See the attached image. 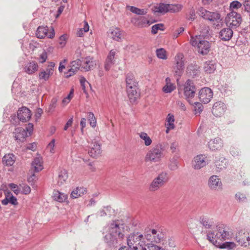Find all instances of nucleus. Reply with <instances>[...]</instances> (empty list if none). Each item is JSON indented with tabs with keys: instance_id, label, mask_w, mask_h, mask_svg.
Returning a JSON list of instances; mask_svg holds the SVG:
<instances>
[{
	"instance_id": "09e8293b",
	"label": "nucleus",
	"mask_w": 250,
	"mask_h": 250,
	"mask_svg": "<svg viewBox=\"0 0 250 250\" xmlns=\"http://www.w3.org/2000/svg\"><path fill=\"white\" fill-rule=\"evenodd\" d=\"M168 168L171 170H175L178 169V162L176 159L174 157L172 158L169 162L168 164Z\"/></svg>"
},
{
	"instance_id": "7c9ffc66",
	"label": "nucleus",
	"mask_w": 250,
	"mask_h": 250,
	"mask_svg": "<svg viewBox=\"0 0 250 250\" xmlns=\"http://www.w3.org/2000/svg\"><path fill=\"white\" fill-rule=\"evenodd\" d=\"M86 188L83 187H78L71 192V197L73 199L78 198L79 197L83 196L86 193Z\"/></svg>"
},
{
	"instance_id": "ddd939ff",
	"label": "nucleus",
	"mask_w": 250,
	"mask_h": 250,
	"mask_svg": "<svg viewBox=\"0 0 250 250\" xmlns=\"http://www.w3.org/2000/svg\"><path fill=\"white\" fill-rule=\"evenodd\" d=\"M213 91L208 87L202 88L199 92L200 101L204 104L208 103L213 98Z\"/></svg>"
},
{
	"instance_id": "f704fd0d",
	"label": "nucleus",
	"mask_w": 250,
	"mask_h": 250,
	"mask_svg": "<svg viewBox=\"0 0 250 250\" xmlns=\"http://www.w3.org/2000/svg\"><path fill=\"white\" fill-rule=\"evenodd\" d=\"M68 178V174L66 170H62L59 173L58 178V184L61 186L64 184Z\"/></svg>"
},
{
	"instance_id": "e433bc0d",
	"label": "nucleus",
	"mask_w": 250,
	"mask_h": 250,
	"mask_svg": "<svg viewBox=\"0 0 250 250\" xmlns=\"http://www.w3.org/2000/svg\"><path fill=\"white\" fill-rule=\"evenodd\" d=\"M199 221L206 229H210L213 226V222L207 216L200 217Z\"/></svg>"
},
{
	"instance_id": "2f4dec72",
	"label": "nucleus",
	"mask_w": 250,
	"mask_h": 250,
	"mask_svg": "<svg viewBox=\"0 0 250 250\" xmlns=\"http://www.w3.org/2000/svg\"><path fill=\"white\" fill-rule=\"evenodd\" d=\"M16 160V158L13 154L5 155L2 159L3 164L6 166H12Z\"/></svg>"
},
{
	"instance_id": "c03bdc74",
	"label": "nucleus",
	"mask_w": 250,
	"mask_h": 250,
	"mask_svg": "<svg viewBox=\"0 0 250 250\" xmlns=\"http://www.w3.org/2000/svg\"><path fill=\"white\" fill-rule=\"evenodd\" d=\"M215 166L216 167L217 171H220L226 168L227 167L226 160L224 159L221 161H217L215 162Z\"/></svg>"
},
{
	"instance_id": "bf43d9fd",
	"label": "nucleus",
	"mask_w": 250,
	"mask_h": 250,
	"mask_svg": "<svg viewBox=\"0 0 250 250\" xmlns=\"http://www.w3.org/2000/svg\"><path fill=\"white\" fill-rule=\"evenodd\" d=\"M57 99L56 98H53L51 102V104L49 106L48 109V112H52L54 110L57 104Z\"/></svg>"
},
{
	"instance_id": "72a5a7b5",
	"label": "nucleus",
	"mask_w": 250,
	"mask_h": 250,
	"mask_svg": "<svg viewBox=\"0 0 250 250\" xmlns=\"http://www.w3.org/2000/svg\"><path fill=\"white\" fill-rule=\"evenodd\" d=\"M205 71L208 74L213 73L216 69V65L213 61H207L204 64Z\"/></svg>"
},
{
	"instance_id": "5701e85b",
	"label": "nucleus",
	"mask_w": 250,
	"mask_h": 250,
	"mask_svg": "<svg viewBox=\"0 0 250 250\" xmlns=\"http://www.w3.org/2000/svg\"><path fill=\"white\" fill-rule=\"evenodd\" d=\"M217 229L218 234V239L225 240L229 239V232L228 231V229L223 224L218 225L217 226Z\"/></svg>"
},
{
	"instance_id": "473e14b6",
	"label": "nucleus",
	"mask_w": 250,
	"mask_h": 250,
	"mask_svg": "<svg viewBox=\"0 0 250 250\" xmlns=\"http://www.w3.org/2000/svg\"><path fill=\"white\" fill-rule=\"evenodd\" d=\"M32 167L36 172L42 170L43 169L42 159L39 157L35 158L32 163Z\"/></svg>"
},
{
	"instance_id": "6e6d98bb",
	"label": "nucleus",
	"mask_w": 250,
	"mask_h": 250,
	"mask_svg": "<svg viewBox=\"0 0 250 250\" xmlns=\"http://www.w3.org/2000/svg\"><path fill=\"white\" fill-rule=\"evenodd\" d=\"M87 118L90 125H95L96 123V119L93 113L88 112L87 113Z\"/></svg>"
},
{
	"instance_id": "4be33fe9",
	"label": "nucleus",
	"mask_w": 250,
	"mask_h": 250,
	"mask_svg": "<svg viewBox=\"0 0 250 250\" xmlns=\"http://www.w3.org/2000/svg\"><path fill=\"white\" fill-rule=\"evenodd\" d=\"M208 146L209 148L212 151L218 150L223 147V143L221 139L216 138L208 142Z\"/></svg>"
},
{
	"instance_id": "f03ea898",
	"label": "nucleus",
	"mask_w": 250,
	"mask_h": 250,
	"mask_svg": "<svg viewBox=\"0 0 250 250\" xmlns=\"http://www.w3.org/2000/svg\"><path fill=\"white\" fill-rule=\"evenodd\" d=\"M169 179V175L167 171L161 172L150 183L149 187V190L151 191L158 190L168 182Z\"/></svg>"
},
{
	"instance_id": "6e6552de",
	"label": "nucleus",
	"mask_w": 250,
	"mask_h": 250,
	"mask_svg": "<svg viewBox=\"0 0 250 250\" xmlns=\"http://www.w3.org/2000/svg\"><path fill=\"white\" fill-rule=\"evenodd\" d=\"M226 23L231 28L239 26L242 22V17L240 14L232 11L227 15L226 18Z\"/></svg>"
},
{
	"instance_id": "412c9836",
	"label": "nucleus",
	"mask_w": 250,
	"mask_h": 250,
	"mask_svg": "<svg viewBox=\"0 0 250 250\" xmlns=\"http://www.w3.org/2000/svg\"><path fill=\"white\" fill-rule=\"evenodd\" d=\"M125 83L126 89L133 88H137L138 86V82L132 73L129 72L126 75Z\"/></svg>"
},
{
	"instance_id": "69168bd1",
	"label": "nucleus",
	"mask_w": 250,
	"mask_h": 250,
	"mask_svg": "<svg viewBox=\"0 0 250 250\" xmlns=\"http://www.w3.org/2000/svg\"><path fill=\"white\" fill-rule=\"evenodd\" d=\"M20 187H21L22 188V193L24 194H28L31 192L30 187L27 185H23L21 186L20 185Z\"/></svg>"
},
{
	"instance_id": "338daca9",
	"label": "nucleus",
	"mask_w": 250,
	"mask_h": 250,
	"mask_svg": "<svg viewBox=\"0 0 250 250\" xmlns=\"http://www.w3.org/2000/svg\"><path fill=\"white\" fill-rule=\"evenodd\" d=\"M187 18L188 20L193 21L195 18V13L194 9H191L189 10L188 14L187 15Z\"/></svg>"
},
{
	"instance_id": "4c0bfd02",
	"label": "nucleus",
	"mask_w": 250,
	"mask_h": 250,
	"mask_svg": "<svg viewBox=\"0 0 250 250\" xmlns=\"http://www.w3.org/2000/svg\"><path fill=\"white\" fill-rule=\"evenodd\" d=\"M170 81L171 80L169 78L167 77L166 79V84L164 86L163 90L166 93L171 92L175 88V86Z\"/></svg>"
},
{
	"instance_id": "a878e982",
	"label": "nucleus",
	"mask_w": 250,
	"mask_h": 250,
	"mask_svg": "<svg viewBox=\"0 0 250 250\" xmlns=\"http://www.w3.org/2000/svg\"><path fill=\"white\" fill-rule=\"evenodd\" d=\"M9 203L13 205H17L18 204L17 198L13 195L11 192L7 191L5 193V198L2 200L1 203L3 205H6Z\"/></svg>"
},
{
	"instance_id": "603ef678",
	"label": "nucleus",
	"mask_w": 250,
	"mask_h": 250,
	"mask_svg": "<svg viewBox=\"0 0 250 250\" xmlns=\"http://www.w3.org/2000/svg\"><path fill=\"white\" fill-rule=\"evenodd\" d=\"M156 55L158 58L161 59L166 60L167 58L166 51L163 48L157 49L156 50Z\"/></svg>"
},
{
	"instance_id": "a211bd4d",
	"label": "nucleus",
	"mask_w": 250,
	"mask_h": 250,
	"mask_svg": "<svg viewBox=\"0 0 250 250\" xmlns=\"http://www.w3.org/2000/svg\"><path fill=\"white\" fill-rule=\"evenodd\" d=\"M236 240L241 246L250 248V236H247L243 230L236 234Z\"/></svg>"
},
{
	"instance_id": "5fc2aeb1",
	"label": "nucleus",
	"mask_w": 250,
	"mask_h": 250,
	"mask_svg": "<svg viewBox=\"0 0 250 250\" xmlns=\"http://www.w3.org/2000/svg\"><path fill=\"white\" fill-rule=\"evenodd\" d=\"M195 114L199 115L203 111V106L200 103L195 102L194 105Z\"/></svg>"
},
{
	"instance_id": "f8f14e48",
	"label": "nucleus",
	"mask_w": 250,
	"mask_h": 250,
	"mask_svg": "<svg viewBox=\"0 0 250 250\" xmlns=\"http://www.w3.org/2000/svg\"><path fill=\"white\" fill-rule=\"evenodd\" d=\"M208 164L207 157L204 155L200 154L194 157L192 161V167L195 169H200L206 167Z\"/></svg>"
},
{
	"instance_id": "2eb2a0df",
	"label": "nucleus",
	"mask_w": 250,
	"mask_h": 250,
	"mask_svg": "<svg viewBox=\"0 0 250 250\" xmlns=\"http://www.w3.org/2000/svg\"><path fill=\"white\" fill-rule=\"evenodd\" d=\"M226 110L227 106L225 104L221 101H218L213 104L211 112L214 116L220 117L224 115Z\"/></svg>"
},
{
	"instance_id": "a19ab883",
	"label": "nucleus",
	"mask_w": 250,
	"mask_h": 250,
	"mask_svg": "<svg viewBox=\"0 0 250 250\" xmlns=\"http://www.w3.org/2000/svg\"><path fill=\"white\" fill-rule=\"evenodd\" d=\"M182 8L181 4H167V12L176 13L180 11Z\"/></svg>"
},
{
	"instance_id": "6ab92c4d",
	"label": "nucleus",
	"mask_w": 250,
	"mask_h": 250,
	"mask_svg": "<svg viewBox=\"0 0 250 250\" xmlns=\"http://www.w3.org/2000/svg\"><path fill=\"white\" fill-rule=\"evenodd\" d=\"M117 51L115 49L110 50L104 62V69L106 71L109 70L111 66L115 63L116 55Z\"/></svg>"
},
{
	"instance_id": "de8ad7c7",
	"label": "nucleus",
	"mask_w": 250,
	"mask_h": 250,
	"mask_svg": "<svg viewBox=\"0 0 250 250\" xmlns=\"http://www.w3.org/2000/svg\"><path fill=\"white\" fill-rule=\"evenodd\" d=\"M85 65H84L83 67L85 70V71H88L90 70L94 67L95 63L94 62L92 61L91 59H87V60L84 62Z\"/></svg>"
},
{
	"instance_id": "9b49d317",
	"label": "nucleus",
	"mask_w": 250,
	"mask_h": 250,
	"mask_svg": "<svg viewBox=\"0 0 250 250\" xmlns=\"http://www.w3.org/2000/svg\"><path fill=\"white\" fill-rule=\"evenodd\" d=\"M36 35L40 39H42L45 37L52 39L54 37L55 31L52 26L50 27L39 26L36 31Z\"/></svg>"
},
{
	"instance_id": "423d86ee",
	"label": "nucleus",
	"mask_w": 250,
	"mask_h": 250,
	"mask_svg": "<svg viewBox=\"0 0 250 250\" xmlns=\"http://www.w3.org/2000/svg\"><path fill=\"white\" fill-rule=\"evenodd\" d=\"M33 130V126H28L25 128L21 126L17 127L14 132L15 140L23 142L26 137L31 135Z\"/></svg>"
},
{
	"instance_id": "f3484780",
	"label": "nucleus",
	"mask_w": 250,
	"mask_h": 250,
	"mask_svg": "<svg viewBox=\"0 0 250 250\" xmlns=\"http://www.w3.org/2000/svg\"><path fill=\"white\" fill-rule=\"evenodd\" d=\"M196 88L192 81L188 80L185 84L184 93L187 100L193 98L194 96Z\"/></svg>"
},
{
	"instance_id": "7ed1b4c3",
	"label": "nucleus",
	"mask_w": 250,
	"mask_h": 250,
	"mask_svg": "<svg viewBox=\"0 0 250 250\" xmlns=\"http://www.w3.org/2000/svg\"><path fill=\"white\" fill-rule=\"evenodd\" d=\"M145 236L147 240L158 243L163 241L165 234L163 232L160 228H155V229L146 230Z\"/></svg>"
},
{
	"instance_id": "20e7f679",
	"label": "nucleus",
	"mask_w": 250,
	"mask_h": 250,
	"mask_svg": "<svg viewBox=\"0 0 250 250\" xmlns=\"http://www.w3.org/2000/svg\"><path fill=\"white\" fill-rule=\"evenodd\" d=\"M163 151L162 145L158 144L156 145L147 153L145 157V161L153 162L160 161L163 156Z\"/></svg>"
},
{
	"instance_id": "aec40b11",
	"label": "nucleus",
	"mask_w": 250,
	"mask_h": 250,
	"mask_svg": "<svg viewBox=\"0 0 250 250\" xmlns=\"http://www.w3.org/2000/svg\"><path fill=\"white\" fill-rule=\"evenodd\" d=\"M210 43L209 42L206 40H202L199 42L197 44V51L199 53L202 55H205L208 54L210 51Z\"/></svg>"
},
{
	"instance_id": "774afa93",
	"label": "nucleus",
	"mask_w": 250,
	"mask_h": 250,
	"mask_svg": "<svg viewBox=\"0 0 250 250\" xmlns=\"http://www.w3.org/2000/svg\"><path fill=\"white\" fill-rule=\"evenodd\" d=\"M243 6L246 11L250 13V0H245Z\"/></svg>"
},
{
	"instance_id": "4468645a",
	"label": "nucleus",
	"mask_w": 250,
	"mask_h": 250,
	"mask_svg": "<svg viewBox=\"0 0 250 250\" xmlns=\"http://www.w3.org/2000/svg\"><path fill=\"white\" fill-rule=\"evenodd\" d=\"M208 185L209 189L213 191H218L222 188L221 179L216 175H212L209 178Z\"/></svg>"
},
{
	"instance_id": "f257e3e1",
	"label": "nucleus",
	"mask_w": 250,
	"mask_h": 250,
	"mask_svg": "<svg viewBox=\"0 0 250 250\" xmlns=\"http://www.w3.org/2000/svg\"><path fill=\"white\" fill-rule=\"evenodd\" d=\"M128 248L132 250H146L148 244H146L144 236L140 232L132 233L127 238Z\"/></svg>"
},
{
	"instance_id": "c756f323",
	"label": "nucleus",
	"mask_w": 250,
	"mask_h": 250,
	"mask_svg": "<svg viewBox=\"0 0 250 250\" xmlns=\"http://www.w3.org/2000/svg\"><path fill=\"white\" fill-rule=\"evenodd\" d=\"M54 70L51 68H47L45 70H42L39 75V79L47 81L49 77L53 74Z\"/></svg>"
},
{
	"instance_id": "79ce46f5",
	"label": "nucleus",
	"mask_w": 250,
	"mask_h": 250,
	"mask_svg": "<svg viewBox=\"0 0 250 250\" xmlns=\"http://www.w3.org/2000/svg\"><path fill=\"white\" fill-rule=\"evenodd\" d=\"M188 72L193 77L195 76L198 73V66L197 65L190 64L187 68Z\"/></svg>"
},
{
	"instance_id": "dca6fc26",
	"label": "nucleus",
	"mask_w": 250,
	"mask_h": 250,
	"mask_svg": "<svg viewBox=\"0 0 250 250\" xmlns=\"http://www.w3.org/2000/svg\"><path fill=\"white\" fill-rule=\"evenodd\" d=\"M32 116L30 110L25 106L20 108L17 112L18 119L22 123L28 122Z\"/></svg>"
},
{
	"instance_id": "4d7b16f0",
	"label": "nucleus",
	"mask_w": 250,
	"mask_h": 250,
	"mask_svg": "<svg viewBox=\"0 0 250 250\" xmlns=\"http://www.w3.org/2000/svg\"><path fill=\"white\" fill-rule=\"evenodd\" d=\"M235 197L236 199L239 202H243L246 201L247 200L246 196L244 194L240 192L237 193L235 194Z\"/></svg>"
},
{
	"instance_id": "0eeeda50",
	"label": "nucleus",
	"mask_w": 250,
	"mask_h": 250,
	"mask_svg": "<svg viewBox=\"0 0 250 250\" xmlns=\"http://www.w3.org/2000/svg\"><path fill=\"white\" fill-rule=\"evenodd\" d=\"M108 231L115 236H118L120 241L122 240L125 237L123 225L119 224L116 221H113L108 225Z\"/></svg>"
},
{
	"instance_id": "e2e57ef3",
	"label": "nucleus",
	"mask_w": 250,
	"mask_h": 250,
	"mask_svg": "<svg viewBox=\"0 0 250 250\" xmlns=\"http://www.w3.org/2000/svg\"><path fill=\"white\" fill-rule=\"evenodd\" d=\"M55 140L52 139L51 142L48 144L47 146V149L49 151V152L51 153H54V146H55Z\"/></svg>"
},
{
	"instance_id": "13d9d810",
	"label": "nucleus",
	"mask_w": 250,
	"mask_h": 250,
	"mask_svg": "<svg viewBox=\"0 0 250 250\" xmlns=\"http://www.w3.org/2000/svg\"><path fill=\"white\" fill-rule=\"evenodd\" d=\"M8 187L12 190L15 194L18 195L20 192V188L18 187V185L14 183H10L8 184Z\"/></svg>"
},
{
	"instance_id": "c9c22d12",
	"label": "nucleus",
	"mask_w": 250,
	"mask_h": 250,
	"mask_svg": "<svg viewBox=\"0 0 250 250\" xmlns=\"http://www.w3.org/2000/svg\"><path fill=\"white\" fill-rule=\"evenodd\" d=\"M111 30L112 38L116 41H121L123 37L122 31H121L120 29L118 28L112 29Z\"/></svg>"
},
{
	"instance_id": "ea45409f",
	"label": "nucleus",
	"mask_w": 250,
	"mask_h": 250,
	"mask_svg": "<svg viewBox=\"0 0 250 250\" xmlns=\"http://www.w3.org/2000/svg\"><path fill=\"white\" fill-rule=\"evenodd\" d=\"M154 13L164 14L167 12V4L160 3L159 5L154 7Z\"/></svg>"
},
{
	"instance_id": "49530a36",
	"label": "nucleus",
	"mask_w": 250,
	"mask_h": 250,
	"mask_svg": "<svg viewBox=\"0 0 250 250\" xmlns=\"http://www.w3.org/2000/svg\"><path fill=\"white\" fill-rule=\"evenodd\" d=\"M127 7L129 8V10L137 15H144L146 14V11L143 9H139L134 6H128Z\"/></svg>"
},
{
	"instance_id": "37998d69",
	"label": "nucleus",
	"mask_w": 250,
	"mask_h": 250,
	"mask_svg": "<svg viewBox=\"0 0 250 250\" xmlns=\"http://www.w3.org/2000/svg\"><path fill=\"white\" fill-rule=\"evenodd\" d=\"M139 136L141 139L144 141L145 145L146 146H149L151 144L152 140L146 133L141 132L139 134Z\"/></svg>"
},
{
	"instance_id": "bb28decb",
	"label": "nucleus",
	"mask_w": 250,
	"mask_h": 250,
	"mask_svg": "<svg viewBox=\"0 0 250 250\" xmlns=\"http://www.w3.org/2000/svg\"><path fill=\"white\" fill-rule=\"evenodd\" d=\"M52 198L55 201L60 203L65 202L67 201V195L59 191V190H54L53 193Z\"/></svg>"
},
{
	"instance_id": "a18cd8bd",
	"label": "nucleus",
	"mask_w": 250,
	"mask_h": 250,
	"mask_svg": "<svg viewBox=\"0 0 250 250\" xmlns=\"http://www.w3.org/2000/svg\"><path fill=\"white\" fill-rule=\"evenodd\" d=\"M218 247L220 249L232 250L236 247V244L232 242H226L221 244H218Z\"/></svg>"
},
{
	"instance_id": "1a4fd4ad",
	"label": "nucleus",
	"mask_w": 250,
	"mask_h": 250,
	"mask_svg": "<svg viewBox=\"0 0 250 250\" xmlns=\"http://www.w3.org/2000/svg\"><path fill=\"white\" fill-rule=\"evenodd\" d=\"M102 144L98 139L94 138L89 145L88 154L92 158H98L102 152Z\"/></svg>"
},
{
	"instance_id": "b1692460",
	"label": "nucleus",
	"mask_w": 250,
	"mask_h": 250,
	"mask_svg": "<svg viewBox=\"0 0 250 250\" xmlns=\"http://www.w3.org/2000/svg\"><path fill=\"white\" fill-rule=\"evenodd\" d=\"M233 33L231 27L224 28L220 31L219 38L222 41H228L231 39Z\"/></svg>"
},
{
	"instance_id": "8fccbe9b",
	"label": "nucleus",
	"mask_w": 250,
	"mask_h": 250,
	"mask_svg": "<svg viewBox=\"0 0 250 250\" xmlns=\"http://www.w3.org/2000/svg\"><path fill=\"white\" fill-rule=\"evenodd\" d=\"M170 150L172 153H177L179 151V144L178 142L174 141L170 144Z\"/></svg>"
},
{
	"instance_id": "864d4df0",
	"label": "nucleus",
	"mask_w": 250,
	"mask_h": 250,
	"mask_svg": "<svg viewBox=\"0 0 250 250\" xmlns=\"http://www.w3.org/2000/svg\"><path fill=\"white\" fill-rule=\"evenodd\" d=\"M201 39V36L200 35L199 36H195V37L193 36H191L190 40V43L192 46H197V44H198V42H201L202 40Z\"/></svg>"
},
{
	"instance_id": "680f3d73",
	"label": "nucleus",
	"mask_w": 250,
	"mask_h": 250,
	"mask_svg": "<svg viewBox=\"0 0 250 250\" xmlns=\"http://www.w3.org/2000/svg\"><path fill=\"white\" fill-rule=\"evenodd\" d=\"M71 68L69 69L68 71V72L66 73V77L69 78L73 75H74L76 72L78 71V70L79 69H77V68H76V67H72L71 66Z\"/></svg>"
},
{
	"instance_id": "3c124183",
	"label": "nucleus",
	"mask_w": 250,
	"mask_h": 250,
	"mask_svg": "<svg viewBox=\"0 0 250 250\" xmlns=\"http://www.w3.org/2000/svg\"><path fill=\"white\" fill-rule=\"evenodd\" d=\"M164 30V24L162 23H158L152 26L151 33L153 34H156L158 30L163 31Z\"/></svg>"
},
{
	"instance_id": "c85d7f7f",
	"label": "nucleus",
	"mask_w": 250,
	"mask_h": 250,
	"mask_svg": "<svg viewBox=\"0 0 250 250\" xmlns=\"http://www.w3.org/2000/svg\"><path fill=\"white\" fill-rule=\"evenodd\" d=\"M38 65L35 62H28L24 67V71L28 74H32L38 70Z\"/></svg>"
},
{
	"instance_id": "0e129e2a",
	"label": "nucleus",
	"mask_w": 250,
	"mask_h": 250,
	"mask_svg": "<svg viewBox=\"0 0 250 250\" xmlns=\"http://www.w3.org/2000/svg\"><path fill=\"white\" fill-rule=\"evenodd\" d=\"M82 61L79 59H77V60L73 61L71 62V66L76 67V68H77V69H80Z\"/></svg>"
},
{
	"instance_id": "9d476101",
	"label": "nucleus",
	"mask_w": 250,
	"mask_h": 250,
	"mask_svg": "<svg viewBox=\"0 0 250 250\" xmlns=\"http://www.w3.org/2000/svg\"><path fill=\"white\" fill-rule=\"evenodd\" d=\"M175 64L173 66L174 75L180 77L184 70V56L182 53H178L175 57Z\"/></svg>"
},
{
	"instance_id": "58836bf2",
	"label": "nucleus",
	"mask_w": 250,
	"mask_h": 250,
	"mask_svg": "<svg viewBox=\"0 0 250 250\" xmlns=\"http://www.w3.org/2000/svg\"><path fill=\"white\" fill-rule=\"evenodd\" d=\"M207 239L213 245L218 247L219 243L217 242V239H218V234L216 233V234L212 231H208L207 233Z\"/></svg>"
},
{
	"instance_id": "cd10ccee",
	"label": "nucleus",
	"mask_w": 250,
	"mask_h": 250,
	"mask_svg": "<svg viewBox=\"0 0 250 250\" xmlns=\"http://www.w3.org/2000/svg\"><path fill=\"white\" fill-rule=\"evenodd\" d=\"M128 97L131 103L135 102L137 99L139 97V92L138 87L133 89V88L126 89Z\"/></svg>"
},
{
	"instance_id": "052dcab7",
	"label": "nucleus",
	"mask_w": 250,
	"mask_h": 250,
	"mask_svg": "<svg viewBox=\"0 0 250 250\" xmlns=\"http://www.w3.org/2000/svg\"><path fill=\"white\" fill-rule=\"evenodd\" d=\"M146 250H165L163 248L156 246L152 243H148L147 247Z\"/></svg>"
},
{
	"instance_id": "393cba45",
	"label": "nucleus",
	"mask_w": 250,
	"mask_h": 250,
	"mask_svg": "<svg viewBox=\"0 0 250 250\" xmlns=\"http://www.w3.org/2000/svg\"><path fill=\"white\" fill-rule=\"evenodd\" d=\"M104 241L110 247L116 246L118 245L119 241H120L118 239V237L117 238L116 236L109 231L108 233L104 237Z\"/></svg>"
},
{
	"instance_id": "39448f33",
	"label": "nucleus",
	"mask_w": 250,
	"mask_h": 250,
	"mask_svg": "<svg viewBox=\"0 0 250 250\" xmlns=\"http://www.w3.org/2000/svg\"><path fill=\"white\" fill-rule=\"evenodd\" d=\"M200 15L204 19L210 21L216 27L219 26L222 21L220 14L217 12H211L202 8L200 11Z\"/></svg>"
}]
</instances>
